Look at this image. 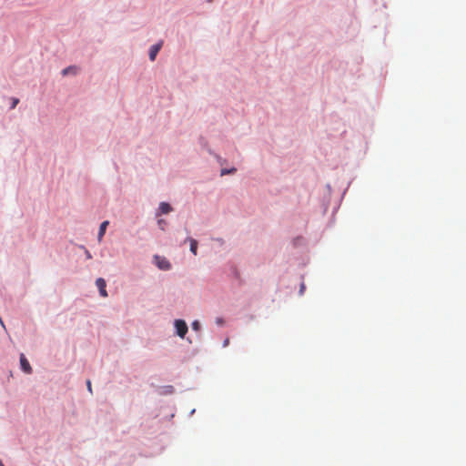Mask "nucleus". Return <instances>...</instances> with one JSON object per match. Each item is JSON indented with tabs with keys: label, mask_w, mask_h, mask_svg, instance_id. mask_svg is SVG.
I'll use <instances>...</instances> for the list:
<instances>
[{
	"label": "nucleus",
	"mask_w": 466,
	"mask_h": 466,
	"mask_svg": "<svg viewBox=\"0 0 466 466\" xmlns=\"http://www.w3.org/2000/svg\"><path fill=\"white\" fill-rule=\"evenodd\" d=\"M175 328L177 329V334L180 338H184L185 335L187 332V323L182 319H176L175 320Z\"/></svg>",
	"instance_id": "1"
},
{
	"label": "nucleus",
	"mask_w": 466,
	"mask_h": 466,
	"mask_svg": "<svg viewBox=\"0 0 466 466\" xmlns=\"http://www.w3.org/2000/svg\"><path fill=\"white\" fill-rule=\"evenodd\" d=\"M20 365H21V369L23 370L24 372H25L26 374L32 373V371H33L32 367L23 353L20 354Z\"/></svg>",
	"instance_id": "2"
},
{
	"label": "nucleus",
	"mask_w": 466,
	"mask_h": 466,
	"mask_svg": "<svg viewBox=\"0 0 466 466\" xmlns=\"http://www.w3.org/2000/svg\"><path fill=\"white\" fill-rule=\"evenodd\" d=\"M96 285L99 290V293L101 295V297L103 298H106L107 297V292H106V280L102 278H98L96 281Z\"/></svg>",
	"instance_id": "3"
},
{
	"label": "nucleus",
	"mask_w": 466,
	"mask_h": 466,
	"mask_svg": "<svg viewBox=\"0 0 466 466\" xmlns=\"http://www.w3.org/2000/svg\"><path fill=\"white\" fill-rule=\"evenodd\" d=\"M161 46H162V43H158L150 47L149 59L151 61H154L156 59V56H157V53L159 52Z\"/></svg>",
	"instance_id": "4"
},
{
	"label": "nucleus",
	"mask_w": 466,
	"mask_h": 466,
	"mask_svg": "<svg viewBox=\"0 0 466 466\" xmlns=\"http://www.w3.org/2000/svg\"><path fill=\"white\" fill-rule=\"evenodd\" d=\"M156 259L157 260V267L160 269L167 270L170 268V263L166 258L156 256Z\"/></svg>",
	"instance_id": "5"
},
{
	"label": "nucleus",
	"mask_w": 466,
	"mask_h": 466,
	"mask_svg": "<svg viewBox=\"0 0 466 466\" xmlns=\"http://www.w3.org/2000/svg\"><path fill=\"white\" fill-rule=\"evenodd\" d=\"M108 224H109V222L107 220L101 223V225L99 227L98 235H97L98 241L102 240Z\"/></svg>",
	"instance_id": "6"
},
{
	"label": "nucleus",
	"mask_w": 466,
	"mask_h": 466,
	"mask_svg": "<svg viewBox=\"0 0 466 466\" xmlns=\"http://www.w3.org/2000/svg\"><path fill=\"white\" fill-rule=\"evenodd\" d=\"M159 210L162 214H167L172 211V208L168 203L161 202L159 205Z\"/></svg>",
	"instance_id": "7"
},
{
	"label": "nucleus",
	"mask_w": 466,
	"mask_h": 466,
	"mask_svg": "<svg viewBox=\"0 0 466 466\" xmlns=\"http://www.w3.org/2000/svg\"><path fill=\"white\" fill-rule=\"evenodd\" d=\"M187 240L190 243V251L194 255H197V250H198V242H197V240L194 239V238H188Z\"/></svg>",
	"instance_id": "8"
},
{
	"label": "nucleus",
	"mask_w": 466,
	"mask_h": 466,
	"mask_svg": "<svg viewBox=\"0 0 466 466\" xmlns=\"http://www.w3.org/2000/svg\"><path fill=\"white\" fill-rule=\"evenodd\" d=\"M76 73H77V67H76V66H68L62 71L63 76H67L69 74L76 75Z\"/></svg>",
	"instance_id": "9"
},
{
	"label": "nucleus",
	"mask_w": 466,
	"mask_h": 466,
	"mask_svg": "<svg viewBox=\"0 0 466 466\" xmlns=\"http://www.w3.org/2000/svg\"><path fill=\"white\" fill-rule=\"evenodd\" d=\"M192 329L196 331H198L200 329V323L198 320L193 321Z\"/></svg>",
	"instance_id": "10"
},
{
	"label": "nucleus",
	"mask_w": 466,
	"mask_h": 466,
	"mask_svg": "<svg viewBox=\"0 0 466 466\" xmlns=\"http://www.w3.org/2000/svg\"><path fill=\"white\" fill-rule=\"evenodd\" d=\"M236 171V168L231 169H222L221 170V176L227 175V174H232Z\"/></svg>",
	"instance_id": "11"
},
{
	"label": "nucleus",
	"mask_w": 466,
	"mask_h": 466,
	"mask_svg": "<svg viewBox=\"0 0 466 466\" xmlns=\"http://www.w3.org/2000/svg\"><path fill=\"white\" fill-rule=\"evenodd\" d=\"M157 223L160 226L161 229L164 230L165 229V225H166V220L165 219H159L157 221Z\"/></svg>",
	"instance_id": "12"
},
{
	"label": "nucleus",
	"mask_w": 466,
	"mask_h": 466,
	"mask_svg": "<svg viewBox=\"0 0 466 466\" xmlns=\"http://www.w3.org/2000/svg\"><path fill=\"white\" fill-rule=\"evenodd\" d=\"M19 103V99L18 98H13V103H12V108H15L16 106V105Z\"/></svg>",
	"instance_id": "13"
},
{
	"label": "nucleus",
	"mask_w": 466,
	"mask_h": 466,
	"mask_svg": "<svg viewBox=\"0 0 466 466\" xmlns=\"http://www.w3.org/2000/svg\"><path fill=\"white\" fill-rule=\"evenodd\" d=\"M86 385H87V389H88L89 392H91V393H92L91 381H90V380H87V381H86Z\"/></svg>",
	"instance_id": "14"
},
{
	"label": "nucleus",
	"mask_w": 466,
	"mask_h": 466,
	"mask_svg": "<svg viewBox=\"0 0 466 466\" xmlns=\"http://www.w3.org/2000/svg\"><path fill=\"white\" fill-rule=\"evenodd\" d=\"M304 290V285L302 284L300 291Z\"/></svg>",
	"instance_id": "15"
},
{
	"label": "nucleus",
	"mask_w": 466,
	"mask_h": 466,
	"mask_svg": "<svg viewBox=\"0 0 466 466\" xmlns=\"http://www.w3.org/2000/svg\"><path fill=\"white\" fill-rule=\"evenodd\" d=\"M0 466H4V464L2 463V461L0 460Z\"/></svg>",
	"instance_id": "16"
}]
</instances>
